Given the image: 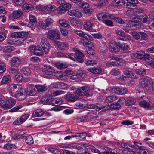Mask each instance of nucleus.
Here are the masks:
<instances>
[{
  "label": "nucleus",
  "mask_w": 154,
  "mask_h": 154,
  "mask_svg": "<svg viewBox=\"0 0 154 154\" xmlns=\"http://www.w3.org/2000/svg\"><path fill=\"white\" fill-rule=\"evenodd\" d=\"M7 88L9 94L19 100H23L26 97L25 90L20 85L11 83L8 85Z\"/></svg>",
  "instance_id": "nucleus-1"
},
{
  "label": "nucleus",
  "mask_w": 154,
  "mask_h": 154,
  "mask_svg": "<svg viewBox=\"0 0 154 154\" xmlns=\"http://www.w3.org/2000/svg\"><path fill=\"white\" fill-rule=\"evenodd\" d=\"M73 50L76 53H72L70 54L68 53L67 54V55L70 59L74 61L76 60L79 62H83L84 60V57L85 56L84 54L79 51L76 48H74Z\"/></svg>",
  "instance_id": "nucleus-2"
},
{
  "label": "nucleus",
  "mask_w": 154,
  "mask_h": 154,
  "mask_svg": "<svg viewBox=\"0 0 154 154\" xmlns=\"http://www.w3.org/2000/svg\"><path fill=\"white\" fill-rule=\"evenodd\" d=\"M4 98L2 100L0 106L6 109H9L13 107L16 103V101L14 100L9 99L5 101Z\"/></svg>",
  "instance_id": "nucleus-3"
},
{
  "label": "nucleus",
  "mask_w": 154,
  "mask_h": 154,
  "mask_svg": "<svg viewBox=\"0 0 154 154\" xmlns=\"http://www.w3.org/2000/svg\"><path fill=\"white\" fill-rule=\"evenodd\" d=\"M97 17L98 20L102 22L106 20V18L114 19V17L108 12H102L97 14Z\"/></svg>",
  "instance_id": "nucleus-4"
},
{
  "label": "nucleus",
  "mask_w": 154,
  "mask_h": 154,
  "mask_svg": "<svg viewBox=\"0 0 154 154\" xmlns=\"http://www.w3.org/2000/svg\"><path fill=\"white\" fill-rule=\"evenodd\" d=\"M11 36L13 38L20 37L23 38L24 40L30 37V35L28 32H24L13 33L11 34Z\"/></svg>",
  "instance_id": "nucleus-5"
},
{
  "label": "nucleus",
  "mask_w": 154,
  "mask_h": 154,
  "mask_svg": "<svg viewBox=\"0 0 154 154\" xmlns=\"http://www.w3.org/2000/svg\"><path fill=\"white\" fill-rule=\"evenodd\" d=\"M120 45V43L116 42L114 41H111L109 44V49L112 52H116L119 51L118 48Z\"/></svg>",
  "instance_id": "nucleus-6"
},
{
  "label": "nucleus",
  "mask_w": 154,
  "mask_h": 154,
  "mask_svg": "<svg viewBox=\"0 0 154 154\" xmlns=\"http://www.w3.org/2000/svg\"><path fill=\"white\" fill-rule=\"evenodd\" d=\"M29 22L28 25V26L33 30L37 25V20L35 16L32 14L29 15Z\"/></svg>",
  "instance_id": "nucleus-7"
},
{
  "label": "nucleus",
  "mask_w": 154,
  "mask_h": 154,
  "mask_svg": "<svg viewBox=\"0 0 154 154\" xmlns=\"http://www.w3.org/2000/svg\"><path fill=\"white\" fill-rule=\"evenodd\" d=\"M53 20L50 18H48L46 19L43 20L41 22V25L44 29H48L53 23Z\"/></svg>",
  "instance_id": "nucleus-8"
},
{
  "label": "nucleus",
  "mask_w": 154,
  "mask_h": 154,
  "mask_svg": "<svg viewBox=\"0 0 154 154\" xmlns=\"http://www.w3.org/2000/svg\"><path fill=\"white\" fill-rule=\"evenodd\" d=\"M47 37L49 39L53 40L56 39H59L60 38L59 32L52 30L48 31L47 33Z\"/></svg>",
  "instance_id": "nucleus-9"
},
{
  "label": "nucleus",
  "mask_w": 154,
  "mask_h": 154,
  "mask_svg": "<svg viewBox=\"0 0 154 154\" xmlns=\"http://www.w3.org/2000/svg\"><path fill=\"white\" fill-rule=\"evenodd\" d=\"M94 25V23L88 21H86L84 23L83 28L85 30L88 31L96 32V30L93 28Z\"/></svg>",
  "instance_id": "nucleus-10"
},
{
  "label": "nucleus",
  "mask_w": 154,
  "mask_h": 154,
  "mask_svg": "<svg viewBox=\"0 0 154 154\" xmlns=\"http://www.w3.org/2000/svg\"><path fill=\"white\" fill-rule=\"evenodd\" d=\"M39 9L40 10L44 12L46 11H54L56 9V7L52 5H49L46 6H43L42 5L39 6Z\"/></svg>",
  "instance_id": "nucleus-11"
},
{
  "label": "nucleus",
  "mask_w": 154,
  "mask_h": 154,
  "mask_svg": "<svg viewBox=\"0 0 154 154\" xmlns=\"http://www.w3.org/2000/svg\"><path fill=\"white\" fill-rule=\"evenodd\" d=\"M134 56L135 57L140 59H146L147 58H149V55L147 54H146L143 51H140L137 52L134 54Z\"/></svg>",
  "instance_id": "nucleus-12"
},
{
  "label": "nucleus",
  "mask_w": 154,
  "mask_h": 154,
  "mask_svg": "<svg viewBox=\"0 0 154 154\" xmlns=\"http://www.w3.org/2000/svg\"><path fill=\"white\" fill-rule=\"evenodd\" d=\"M41 45L45 54H47L50 48V44L47 42L46 39H42Z\"/></svg>",
  "instance_id": "nucleus-13"
},
{
  "label": "nucleus",
  "mask_w": 154,
  "mask_h": 154,
  "mask_svg": "<svg viewBox=\"0 0 154 154\" xmlns=\"http://www.w3.org/2000/svg\"><path fill=\"white\" fill-rule=\"evenodd\" d=\"M111 58L112 60H116V62H108L106 63V65L108 66H118L119 63L118 61L122 63L123 61V60L121 58H115L114 57L112 56L111 57Z\"/></svg>",
  "instance_id": "nucleus-14"
},
{
  "label": "nucleus",
  "mask_w": 154,
  "mask_h": 154,
  "mask_svg": "<svg viewBox=\"0 0 154 154\" xmlns=\"http://www.w3.org/2000/svg\"><path fill=\"white\" fill-rule=\"evenodd\" d=\"M43 72L47 75L50 76L54 72V70L53 68L49 66L44 65L43 70Z\"/></svg>",
  "instance_id": "nucleus-15"
},
{
  "label": "nucleus",
  "mask_w": 154,
  "mask_h": 154,
  "mask_svg": "<svg viewBox=\"0 0 154 154\" xmlns=\"http://www.w3.org/2000/svg\"><path fill=\"white\" fill-rule=\"evenodd\" d=\"M54 44L55 46L57 47L60 50L64 49L68 47V44L61 42L58 41H54Z\"/></svg>",
  "instance_id": "nucleus-16"
},
{
  "label": "nucleus",
  "mask_w": 154,
  "mask_h": 154,
  "mask_svg": "<svg viewBox=\"0 0 154 154\" xmlns=\"http://www.w3.org/2000/svg\"><path fill=\"white\" fill-rule=\"evenodd\" d=\"M130 18L136 21V23L135 24H134V26L137 28L136 29L140 27L141 25L139 23H137V22H139L140 20H141V18L140 17L139 15L138 14L134 15L131 17Z\"/></svg>",
  "instance_id": "nucleus-17"
},
{
  "label": "nucleus",
  "mask_w": 154,
  "mask_h": 154,
  "mask_svg": "<svg viewBox=\"0 0 154 154\" xmlns=\"http://www.w3.org/2000/svg\"><path fill=\"white\" fill-rule=\"evenodd\" d=\"M68 14L71 16H75L76 17L80 18L82 16V14L79 11L75 10L73 9L68 11Z\"/></svg>",
  "instance_id": "nucleus-18"
},
{
  "label": "nucleus",
  "mask_w": 154,
  "mask_h": 154,
  "mask_svg": "<svg viewBox=\"0 0 154 154\" xmlns=\"http://www.w3.org/2000/svg\"><path fill=\"white\" fill-rule=\"evenodd\" d=\"M149 83L148 80L145 78L140 79L139 80L140 86L142 88H145L147 87Z\"/></svg>",
  "instance_id": "nucleus-19"
},
{
  "label": "nucleus",
  "mask_w": 154,
  "mask_h": 154,
  "mask_svg": "<svg viewBox=\"0 0 154 154\" xmlns=\"http://www.w3.org/2000/svg\"><path fill=\"white\" fill-rule=\"evenodd\" d=\"M125 2L123 0H114L112 1L111 4V5L112 6H118L125 5Z\"/></svg>",
  "instance_id": "nucleus-20"
},
{
  "label": "nucleus",
  "mask_w": 154,
  "mask_h": 154,
  "mask_svg": "<svg viewBox=\"0 0 154 154\" xmlns=\"http://www.w3.org/2000/svg\"><path fill=\"white\" fill-rule=\"evenodd\" d=\"M140 106L147 109H151V107L149 103L146 101L143 100L139 103Z\"/></svg>",
  "instance_id": "nucleus-21"
},
{
  "label": "nucleus",
  "mask_w": 154,
  "mask_h": 154,
  "mask_svg": "<svg viewBox=\"0 0 154 154\" xmlns=\"http://www.w3.org/2000/svg\"><path fill=\"white\" fill-rule=\"evenodd\" d=\"M55 66L58 69L63 70L66 68L68 67V65L66 63H60L57 62L55 64Z\"/></svg>",
  "instance_id": "nucleus-22"
},
{
  "label": "nucleus",
  "mask_w": 154,
  "mask_h": 154,
  "mask_svg": "<svg viewBox=\"0 0 154 154\" xmlns=\"http://www.w3.org/2000/svg\"><path fill=\"white\" fill-rule=\"evenodd\" d=\"M88 70L94 74H97L101 72L102 69L100 67H97L90 68L88 69Z\"/></svg>",
  "instance_id": "nucleus-23"
},
{
  "label": "nucleus",
  "mask_w": 154,
  "mask_h": 154,
  "mask_svg": "<svg viewBox=\"0 0 154 154\" xmlns=\"http://www.w3.org/2000/svg\"><path fill=\"white\" fill-rule=\"evenodd\" d=\"M54 75L57 78L61 80H64L66 78L63 72L61 71H57L55 72Z\"/></svg>",
  "instance_id": "nucleus-24"
},
{
  "label": "nucleus",
  "mask_w": 154,
  "mask_h": 154,
  "mask_svg": "<svg viewBox=\"0 0 154 154\" xmlns=\"http://www.w3.org/2000/svg\"><path fill=\"white\" fill-rule=\"evenodd\" d=\"M58 22L62 26L67 27L69 25V22L65 19H60Z\"/></svg>",
  "instance_id": "nucleus-25"
},
{
  "label": "nucleus",
  "mask_w": 154,
  "mask_h": 154,
  "mask_svg": "<svg viewBox=\"0 0 154 154\" xmlns=\"http://www.w3.org/2000/svg\"><path fill=\"white\" fill-rule=\"evenodd\" d=\"M67 100L72 102H74L77 100L78 98L77 96L72 94H67L66 95Z\"/></svg>",
  "instance_id": "nucleus-26"
},
{
  "label": "nucleus",
  "mask_w": 154,
  "mask_h": 154,
  "mask_svg": "<svg viewBox=\"0 0 154 154\" xmlns=\"http://www.w3.org/2000/svg\"><path fill=\"white\" fill-rule=\"evenodd\" d=\"M44 113V112L42 110L38 109L33 112L32 116L33 117H39L42 116Z\"/></svg>",
  "instance_id": "nucleus-27"
},
{
  "label": "nucleus",
  "mask_w": 154,
  "mask_h": 154,
  "mask_svg": "<svg viewBox=\"0 0 154 154\" xmlns=\"http://www.w3.org/2000/svg\"><path fill=\"white\" fill-rule=\"evenodd\" d=\"M57 147L58 148L72 149L75 148V145L73 144H66L62 143L58 145Z\"/></svg>",
  "instance_id": "nucleus-28"
},
{
  "label": "nucleus",
  "mask_w": 154,
  "mask_h": 154,
  "mask_svg": "<svg viewBox=\"0 0 154 154\" xmlns=\"http://www.w3.org/2000/svg\"><path fill=\"white\" fill-rule=\"evenodd\" d=\"M11 80V78L9 75H5L3 77L1 82V84H7L10 82Z\"/></svg>",
  "instance_id": "nucleus-29"
},
{
  "label": "nucleus",
  "mask_w": 154,
  "mask_h": 154,
  "mask_svg": "<svg viewBox=\"0 0 154 154\" xmlns=\"http://www.w3.org/2000/svg\"><path fill=\"white\" fill-rule=\"evenodd\" d=\"M16 148L15 145L12 144L10 141L8 142L7 144L4 145L3 146V148L7 150L13 149Z\"/></svg>",
  "instance_id": "nucleus-30"
},
{
  "label": "nucleus",
  "mask_w": 154,
  "mask_h": 154,
  "mask_svg": "<svg viewBox=\"0 0 154 154\" xmlns=\"http://www.w3.org/2000/svg\"><path fill=\"white\" fill-rule=\"evenodd\" d=\"M108 3V0H98L97 4H94V5L96 7H102L104 5H107Z\"/></svg>",
  "instance_id": "nucleus-31"
},
{
  "label": "nucleus",
  "mask_w": 154,
  "mask_h": 154,
  "mask_svg": "<svg viewBox=\"0 0 154 154\" xmlns=\"http://www.w3.org/2000/svg\"><path fill=\"white\" fill-rule=\"evenodd\" d=\"M118 98L116 96L111 95L107 97L105 100L106 103L109 104L117 100Z\"/></svg>",
  "instance_id": "nucleus-32"
},
{
  "label": "nucleus",
  "mask_w": 154,
  "mask_h": 154,
  "mask_svg": "<svg viewBox=\"0 0 154 154\" xmlns=\"http://www.w3.org/2000/svg\"><path fill=\"white\" fill-rule=\"evenodd\" d=\"M106 151L102 152L103 154H119V153L113 149L107 147L105 149Z\"/></svg>",
  "instance_id": "nucleus-33"
},
{
  "label": "nucleus",
  "mask_w": 154,
  "mask_h": 154,
  "mask_svg": "<svg viewBox=\"0 0 154 154\" xmlns=\"http://www.w3.org/2000/svg\"><path fill=\"white\" fill-rule=\"evenodd\" d=\"M36 93L35 90L32 87H29L27 89L26 94L29 96H34L36 94Z\"/></svg>",
  "instance_id": "nucleus-34"
},
{
  "label": "nucleus",
  "mask_w": 154,
  "mask_h": 154,
  "mask_svg": "<svg viewBox=\"0 0 154 154\" xmlns=\"http://www.w3.org/2000/svg\"><path fill=\"white\" fill-rule=\"evenodd\" d=\"M23 4L22 9L25 11H29L33 9V7L31 5H29L26 3H25Z\"/></svg>",
  "instance_id": "nucleus-35"
},
{
  "label": "nucleus",
  "mask_w": 154,
  "mask_h": 154,
  "mask_svg": "<svg viewBox=\"0 0 154 154\" xmlns=\"http://www.w3.org/2000/svg\"><path fill=\"white\" fill-rule=\"evenodd\" d=\"M76 148L78 150L77 151L78 154H90L88 150L83 149L81 146H77Z\"/></svg>",
  "instance_id": "nucleus-36"
},
{
  "label": "nucleus",
  "mask_w": 154,
  "mask_h": 154,
  "mask_svg": "<svg viewBox=\"0 0 154 154\" xmlns=\"http://www.w3.org/2000/svg\"><path fill=\"white\" fill-rule=\"evenodd\" d=\"M23 14L22 11L20 10H16L13 11L12 17L14 18H18L20 17Z\"/></svg>",
  "instance_id": "nucleus-37"
},
{
  "label": "nucleus",
  "mask_w": 154,
  "mask_h": 154,
  "mask_svg": "<svg viewBox=\"0 0 154 154\" xmlns=\"http://www.w3.org/2000/svg\"><path fill=\"white\" fill-rule=\"evenodd\" d=\"M35 87L37 90L39 92H43L46 91L47 89V87L45 86L44 85H36Z\"/></svg>",
  "instance_id": "nucleus-38"
},
{
  "label": "nucleus",
  "mask_w": 154,
  "mask_h": 154,
  "mask_svg": "<svg viewBox=\"0 0 154 154\" xmlns=\"http://www.w3.org/2000/svg\"><path fill=\"white\" fill-rule=\"evenodd\" d=\"M127 92V89L125 87L117 88V94L120 95L125 94Z\"/></svg>",
  "instance_id": "nucleus-39"
},
{
  "label": "nucleus",
  "mask_w": 154,
  "mask_h": 154,
  "mask_svg": "<svg viewBox=\"0 0 154 154\" xmlns=\"http://www.w3.org/2000/svg\"><path fill=\"white\" fill-rule=\"evenodd\" d=\"M81 88L83 92V96H85L89 95V92L91 90V89L89 87L85 86Z\"/></svg>",
  "instance_id": "nucleus-40"
},
{
  "label": "nucleus",
  "mask_w": 154,
  "mask_h": 154,
  "mask_svg": "<svg viewBox=\"0 0 154 154\" xmlns=\"http://www.w3.org/2000/svg\"><path fill=\"white\" fill-rule=\"evenodd\" d=\"M135 103V101L134 97H129L126 101V105L127 106H131Z\"/></svg>",
  "instance_id": "nucleus-41"
},
{
  "label": "nucleus",
  "mask_w": 154,
  "mask_h": 154,
  "mask_svg": "<svg viewBox=\"0 0 154 154\" xmlns=\"http://www.w3.org/2000/svg\"><path fill=\"white\" fill-rule=\"evenodd\" d=\"M74 135L75 138L77 139H82L84 138L87 136L86 133H77Z\"/></svg>",
  "instance_id": "nucleus-42"
},
{
  "label": "nucleus",
  "mask_w": 154,
  "mask_h": 154,
  "mask_svg": "<svg viewBox=\"0 0 154 154\" xmlns=\"http://www.w3.org/2000/svg\"><path fill=\"white\" fill-rule=\"evenodd\" d=\"M146 60L147 63L151 67L154 68V58H151L149 55V58H147Z\"/></svg>",
  "instance_id": "nucleus-43"
},
{
  "label": "nucleus",
  "mask_w": 154,
  "mask_h": 154,
  "mask_svg": "<svg viewBox=\"0 0 154 154\" xmlns=\"http://www.w3.org/2000/svg\"><path fill=\"white\" fill-rule=\"evenodd\" d=\"M136 73L140 75H143L146 74V71L145 70L142 68H139L136 69Z\"/></svg>",
  "instance_id": "nucleus-44"
},
{
  "label": "nucleus",
  "mask_w": 154,
  "mask_h": 154,
  "mask_svg": "<svg viewBox=\"0 0 154 154\" xmlns=\"http://www.w3.org/2000/svg\"><path fill=\"white\" fill-rule=\"evenodd\" d=\"M100 48V51L102 52H106L108 51V48L105 42H103Z\"/></svg>",
  "instance_id": "nucleus-45"
},
{
  "label": "nucleus",
  "mask_w": 154,
  "mask_h": 154,
  "mask_svg": "<svg viewBox=\"0 0 154 154\" xmlns=\"http://www.w3.org/2000/svg\"><path fill=\"white\" fill-rule=\"evenodd\" d=\"M124 74L125 75H127L132 78H134L136 77V75L133 72L130 71H125L124 72Z\"/></svg>",
  "instance_id": "nucleus-46"
},
{
  "label": "nucleus",
  "mask_w": 154,
  "mask_h": 154,
  "mask_svg": "<svg viewBox=\"0 0 154 154\" xmlns=\"http://www.w3.org/2000/svg\"><path fill=\"white\" fill-rule=\"evenodd\" d=\"M25 142L26 143L29 145L33 144L34 141L32 137L30 136L25 137Z\"/></svg>",
  "instance_id": "nucleus-47"
},
{
  "label": "nucleus",
  "mask_w": 154,
  "mask_h": 154,
  "mask_svg": "<svg viewBox=\"0 0 154 154\" xmlns=\"http://www.w3.org/2000/svg\"><path fill=\"white\" fill-rule=\"evenodd\" d=\"M21 72L26 75H30L31 74V71L27 67H23L21 70Z\"/></svg>",
  "instance_id": "nucleus-48"
},
{
  "label": "nucleus",
  "mask_w": 154,
  "mask_h": 154,
  "mask_svg": "<svg viewBox=\"0 0 154 154\" xmlns=\"http://www.w3.org/2000/svg\"><path fill=\"white\" fill-rule=\"evenodd\" d=\"M137 4L135 3V2H128L127 4V7L128 8L130 9H134L136 8V5Z\"/></svg>",
  "instance_id": "nucleus-49"
},
{
  "label": "nucleus",
  "mask_w": 154,
  "mask_h": 154,
  "mask_svg": "<svg viewBox=\"0 0 154 154\" xmlns=\"http://www.w3.org/2000/svg\"><path fill=\"white\" fill-rule=\"evenodd\" d=\"M136 22V21H133L131 20H129L128 22V24L127 26V27H129V28L132 29H136L137 27L134 26V24H135Z\"/></svg>",
  "instance_id": "nucleus-50"
},
{
  "label": "nucleus",
  "mask_w": 154,
  "mask_h": 154,
  "mask_svg": "<svg viewBox=\"0 0 154 154\" xmlns=\"http://www.w3.org/2000/svg\"><path fill=\"white\" fill-rule=\"evenodd\" d=\"M74 25L80 26L82 25V23L79 19H73L71 21Z\"/></svg>",
  "instance_id": "nucleus-51"
},
{
  "label": "nucleus",
  "mask_w": 154,
  "mask_h": 154,
  "mask_svg": "<svg viewBox=\"0 0 154 154\" xmlns=\"http://www.w3.org/2000/svg\"><path fill=\"white\" fill-rule=\"evenodd\" d=\"M6 69V67L4 62L0 60V73H3Z\"/></svg>",
  "instance_id": "nucleus-52"
},
{
  "label": "nucleus",
  "mask_w": 154,
  "mask_h": 154,
  "mask_svg": "<svg viewBox=\"0 0 154 154\" xmlns=\"http://www.w3.org/2000/svg\"><path fill=\"white\" fill-rule=\"evenodd\" d=\"M74 32L80 37L84 38H85V35H87V33L82 31H79L77 30H75Z\"/></svg>",
  "instance_id": "nucleus-53"
},
{
  "label": "nucleus",
  "mask_w": 154,
  "mask_h": 154,
  "mask_svg": "<svg viewBox=\"0 0 154 154\" xmlns=\"http://www.w3.org/2000/svg\"><path fill=\"white\" fill-rule=\"evenodd\" d=\"M69 87V85L67 84L62 82H60V89L67 90Z\"/></svg>",
  "instance_id": "nucleus-54"
},
{
  "label": "nucleus",
  "mask_w": 154,
  "mask_h": 154,
  "mask_svg": "<svg viewBox=\"0 0 154 154\" xmlns=\"http://www.w3.org/2000/svg\"><path fill=\"white\" fill-rule=\"evenodd\" d=\"M97 63V62L95 60H90L89 59L86 60L85 64L87 66H93Z\"/></svg>",
  "instance_id": "nucleus-55"
},
{
  "label": "nucleus",
  "mask_w": 154,
  "mask_h": 154,
  "mask_svg": "<svg viewBox=\"0 0 154 154\" xmlns=\"http://www.w3.org/2000/svg\"><path fill=\"white\" fill-rule=\"evenodd\" d=\"M12 62L16 65H19L21 63V60L17 57H14L12 60Z\"/></svg>",
  "instance_id": "nucleus-56"
},
{
  "label": "nucleus",
  "mask_w": 154,
  "mask_h": 154,
  "mask_svg": "<svg viewBox=\"0 0 154 154\" xmlns=\"http://www.w3.org/2000/svg\"><path fill=\"white\" fill-rule=\"evenodd\" d=\"M65 92L64 91L60 90H58L53 91L52 93V95L54 96H56L63 94Z\"/></svg>",
  "instance_id": "nucleus-57"
},
{
  "label": "nucleus",
  "mask_w": 154,
  "mask_h": 154,
  "mask_svg": "<svg viewBox=\"0 0 154 154\" xmlns=\"http://www.w3.org/2000/svg\"><path fill=\"white\" fill-rule=\"evenodd\" d=\"M14 79L17 82H20L23 79V77L21 74L18 73L15 75Z\"/></svg>",
  "instance_id": "nucleus-58"
},
{
  "label": "nucleus",
  "mask_w": 154,
  "mask_h": 154,
  "mask_svg": "<svg viewBox=\"0 0 154 154\" xmlns=\"http://www.w3.org/2000/svg\"><path fill=\"white\" fill-rule=\"evenodd\" d=\"M57 13L59 14H63L66 12L63 6H60L57 9Z\"/></svg>",
  "instance_id": "nucleus-59"
},
{
  "label": "nucleus",
  "mask_w": 154,
  "mask_h": 154,
  "mask_svg": "<svg viewBox=\"0 0 154 154\" xmlns=\"http://www.w3.org/2000/svg\"><path fill=\"white\" fill-rule=\"evenodd\" d=\"M29 116L28 113H26L21 116L20 119L23 123L29 118Z\"/></svg>",
  "instance_id": "nucleus-60"
},
{
  "label": "nucleus",
  "mask_w": 154,
  "mask_h": 154,
  "mask_svg": "<svg viewBox=\"0 0 154 154\" xmlns=\"http://www.w3.org/2000/svg\"><path fill=\"white\" fill-rule=\"evenodd\" d=\"M44 54L42 49L40 47H37L35 51V55L40 56L43 55Z\"/></svg>",
  "instance_id": "nucleus-61"
},
{
  "label": "nucleus",
  "mask_w": 154,
  "mask_h": 154,
  "mask_svg": "<svg viewBox=\"0 0 154 154\" xmlns=\"http://www.w3.org/2000/svg\"><path fill=\"white\" fill-rule=\"evenodd\" d=\"M103 23L107 26L111 27L113 26V23L112 21L111 20H106L103 21Z\"/></svg>",
  "instance_id": "nucleus-62"
},
{
  "label": "nucleus",
  "mask_w": 154,
  "mask_h": 154,
  "mask_svg": "<svg viewBox=\"0 0 154 154\" xmlns=\"http://www.w3.org/2000/svg\"><path fill=\"white\" fill-rule=\"evenodd\" d=\"M64 108H65L63 106H58L51 108V110L54 111L56 112H58L62 110Z\"/></svg>",
  "instance_id": "nucleus-63"
},
{
  "label": "nucleus",
  "mask_w": 154,
  "mask_h": 154,
  "mask_svg": "<svg viewBox=\"0 0 154 154\" xmlns=\"http://www.w3.org/2000/svg\"><path fill=\"white\" fill-rule=\"evenodd\" d=\"M130 34L136 40H139L140 38V36L139 34L136 32L133 31L131 32Z\"/></svg>",
  "instance_id": "nucleus-64"
}]
</instances>
